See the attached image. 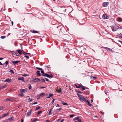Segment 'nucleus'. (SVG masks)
<instances>
[{"instance_id":"obj_1","label":"nucleus","mask_w":122,"mask_h":122,"mask_svg":"<svg viewBox=\"0 0 122 122\" xmlns=\"http://www.w3.org/2000/svg\"><path fill=\"white\" fill-rule=\"evenodd\" d=\"M78 96L79 98L80 99L82 102H85L86 99L85 97L81 95L78 94Z\"/></svg>"},{"instance_id":"obj_2","label":"nucleus","mask_w":122,"mask_h":122,"mask_svg":"<svg viewBox=\"0 0 122 122\" xmlns=\"http://www.w3.org/2000/svg\"><path fill=\"white\" fill-rule=\"evenodd\" d=\"M40 81V79L37 78H33V79L32 80V82H39Z\"/></svg>"},{"instance_id":"obj_3","label":"nucleus","mask_w":122,"mask_h":122,"mask_svg":"<svg viewBox=\"0 0 122 122\" xmlns=\"http://www.w3.org/2000/svg\"><path fill=\"white\" fill-rule=\"evenodd\" d=\"M79 117H76L74 118L73 120L74 121H75V122L77 121L81 122V119H79Z\"/></svg>"},{"instance_id":"obj_4","label":"nucleus","mask_w":122,"mask_h":122,"mask_svg":"<svg viewBox=\"0 0 122 122\" xmlns=\"http://www.w3.org/2000/svg\"><path fill=\"white\" fill-rule=\"evenodd\" d=\"M111 28H112V30L114 31H115L117 30L118 29V28L115 27L114 25L112 26H111Z\"/></svg>"},{"instance_id":"obj_5","label":"nucleus","mask_w":122,"mask_h":122,"mask_svg":"<svg viewBox=\"0 0 122 122\" xmlns=\"http://www.w3.org/2000/svg\"><path fill=\"white\" fill-rule=\"evenodd\" d=\"M109 16L107 15H103L102 16V18L104 19H107L109 18Z\"/></svg>"},{"instance_id":"obj_6","label":"nucleus","mask_w":122,"mask_h":122,"mask_svg":"<svg viewBox=\"0 0 122 122\" xmlns=\"http://www.w3.org/2000/svg\"><path fill=\"white\" fill-rule=\"evenodd\" d=\"M32 112V111L31 109H30V110L28 112H27L26 114V116L27 117H29L31 115V112Z\"/></svg>"},{"instance_id":"obj_7","label":"nucleus","mask_w":122,"mask_h":122,"mask_svg":"<svg viewBox=\"0 0 122 122\" xmlns=\"http://www.w3.org/2000/svg\"><path fill=\"white\" fill-rule=\"evenodd\" d=\"M109 3L108 2H105L103 3V6L104 7H106L109 4Z\"/></svg>"},{"instance_id":"obj_8","label":"nucleus","mask_w":122,"mask_h":122,"mask_svg":"<svg viewBox=\"0 0 122 122\" xmlns=\"http://www.w3.org/2000/svg\"><path fill=\"white\" fill-rule=\"evenodd\" d=\"M26 89H21L20 90V91L21 93H25L26 91Z\"/></svg>"},{"instance_id":"obj_9","label":"nucleus","mask_w":122,"mask_h":122,"mask_svg":"<svg viewBox=\"0 0 122 122\" xmlns=\"http://www.w3.org/2000/svg\"><path fill=\"white\" fill-rule=\"evenodd\" d=\"M12 79H9V78H7L5 80V82H7L8 83L11 82L12 81Z\"/></svg>"},{"instance_id":"obj_10","label":"nucleus","mask_w":122,"mask_h":122,"mask_svg":"<svg viewBox=\"0 0 122 122\" xmlns=\"http://www.w3.org/2000/svg\"><path fill=\"white\" fill-rule=\"evenodd\" d=\"M5 101H14V100H13V99L12 98H7L5 99Z\"/></svg>"},{"instance_id":"obj_11","label":"nucleus","mask_w":122,"mask_h":122,"mask_svg":"<svg viewBox=\"0 0 122 122\" xmlns=\"http://www.w3.org/2000/svg\"><path fill=\"white\" fill-rule=\"evenodd\" d=\"M14 64V65L16 64L17 63L20 62V61H11Z\"/></svg>"},{"instance_id":"obj_12","label":"nucleus","mask_w":122,"mask_h":122,"mask_svg":"<svg viewBox=\"0 0 122 122\" xmlns=\"http://www.w3.org/2000/svg\"><path fill=\"white\" fill-rule=\"evenodd\" d=\"M117 20L120 22L122 21V18L121 17H119L117 19Z\"/></svg>"},{"instance_id":"obj_13","label":"nucleus","mask_w":122,"mask_h":122,"mask_svg":"<svg viewBox=\"0 0 122 122\" xmlns=\"http://www.w3.org/2000/svg\"><path fill=\"white\" fill-rule=\"evenodd\" d=\"M13 117H12L7 119V120H8V122H10L13 120Z\"/></svg>"},{"instance_id":"obj_14","label":"nucleus","mask_w":122,"mask_h":122,"mask_svg":"<svg viewBox=\"0 0 122 122\" xmlns=\"http://www.w3.org/2000/svg\"><path fill=\"white\" fill-rule=\"evenodd\" d=\"M9 114V113H7L6 114H4L2 116V118H3L5 117V116H7Z\"/></svg>"},{"instance_id":"obj_15","label":"nucleus","mask_w":122,"mask_h":122,"mask_svg":"<svg viewBox=\"0 0 122 122\" xmlns=\"http://www.w3.org/2000/svg\"><path fill=\"white\" fill-rule=\"evenodd\" d=\"M105 48L106 50H107L108 51H112V49L107 47H105Z\"/></svg>"},{"instance_id":"obj_16","label":"nucleus","mask_w":122,"mask_h":122,"mask_svg":"<svg viewBox=\"0 0 122 122\" xmlns=\"http://www.w3.org/2000/svg\"><path fill=\"white\" fill-rule=\"evenodd\" d=\"M85 102H87L88 103V105L89 106H92V104H90V102L88 100H86V101H85Z\"/></svg>"},{"instance_id":"obj_17","label":"nucleus","mask_w":122,"mask_h":122,"mask_svg":"<svg viewBox=\"0 0 122 122\" xmlns=\"http://www.w3.org/2000/svg\"><path fill=\"white\" fill-rule=\"evenodd\" d=\"M7 86L5 85H4L3 86H1L0 87V89H4L5 88L6 86Z\"/></svg>"},{"instance_id":"obj_18","label":"nucleus","mask_w":122,"mask_h":122,"mask_svg":"<svg viewBox=\"0 0 122 122\" xmlns=\"http://www.w3.org/2000/svg\"><path fill=\"white\" fill-rule=\"evenodd\" d=\"M18 80H21L24 81V78L22 77H21L18 78Z\"/></svg>"},{"instance_id":"obj_19","label":"nucleus","mask_w":122,"mask_h":122,"mask_svg":"<svg viewBox=\"0 0 122 122\" xmlns=\"http://www.w3.org/2000/svg\"><path fill=\"white\" fill-rule=\"evenodd\" d=\"M66 10V9H65V8L64 7H62L60 9V10L61 11H64L65 10Z\"/></svg>"},{"instance_id":"obj_20","label":"nucleus","mask_w":122,"mask_h":122,"mask_svg":"<svg viewBox=\"0 0 122 122\" xmlns=\"http://www.w3.org/2000/svg\"><path fill=\"white\" fill-rule=\"evenodd\" d=\"M31 32L32 33H38V32L37 31H36V30H31Z\"/></svg>"},{"instance_id":"obj_21","label":"nucleus","mask_w":122,"mask_h":122,"mask_svg":"<svg viewBox=\"0 0 122 122\" xmlns=\"http://www.w3.org/2000/svg\"><path fill=\"white\" fill-rule=\"evenodd\" d=\"M18 52V53L20 54V55H21L22 54V52L21 51L19 50H17Z\"/></svg>"},{"instance_id":"obj_22","label":"nucleus","mask_w":122,"mask_h":122,"mask_svg":"<svg viewBox=\"0 0 122 122\" xmlns=\"http://www.w3.org/2000/svg\"><path fill=\"white\" fill-rule=\"evenodd\" d=\"M37 74L39 76H41V74L40 73V72L39 71H37Z\"/></svg>"},{"instance_id":"obj_23","label":"nucleus","mask_w":122,"mask_h":122,"mask_svg":"<svg viewBox=\"0 0 122 122\" xmlns=\"http://www.w3.org/2000/svg\"><path fill=\"white\" fill-rule=\"evenodd\" d=\"M53 95V94H50L49 95V96L48 97H46V98H49L51 97Z\"/></svg>"},{"instance_id":"obj_24","label":"nucleus","mask_w":122,"mask_h":122,"mask_svg":"<svg viewBox=\"0 0 122 122\" xmlns=\"http://www.w3.org/2000/svg\"><path fill=\"white\" fill-rule=\"evenodd\" d=\"M53 77V76L52 75H49L48 74L47 75V77L48 78H52Z\"/></svg>"},{"instance_id":"obj_25","label":"nucleus","mask_w":122,"mask_h":122,"mask_svg":"<svg viewBox=\"0 0 122 122\" xmlns=\"http://www.w3.org/2000/svg\"><path fill=\"white\" fill-rule=\"evenodd\" d=\"M41 108V107L40 106H38L36 108V110H38Z\"/></svg>"},{"instance_id":"obj_26","label":"nucleus","mask_w":122,"mask_h":122,"mask_svg":"<svg viewBox=\"0 0 122 122\" xmlns=\"http://www.w3.org/2000/svg\"><path fill=\"white\" fill-rule=\"evenodd\" d=\"M62 103L63 105H68V104H67V103L65 102H62Z\"/></svg>"},{"instance_id":"obj_27","label":"nucleus","mask_w":122,"mask_h":122,"mask_svg":"<svg viewBox=\"0 0 122 122\" xmlns=\"http://www.w3.org/2000/svg\"><path fill=\"white\" fill-rule=\"evenodd\" d=\"M42 112V111H39L38 112L37 115H39Z\"/></svg>"},{"instance_id":"obj_28","label":"nucleus","mask_w":122,"mask_h":122,"mask_svg":"<svg viewBox=\"0 0 122 122\" xmlns=\"http://www.w3.org/2000/svg\"><path fill=\"white\" fill-rule=\"evenodd\" d=\"M52 110V109H51L49 111V115H50L51 114V111Z\"/></svg>"},{"instance_id":"obj_29","label":"nucleus","mask_w":122,"mask_h":122,"mask_svg":"<svg viewBox=\"0 0 122 122\" xmlns=\"http://www.w3.org/2000/svg\"><path fill=\"white\" fill-rule=\"evenodd\" d=\"M47 75L48 74L47 73H44L42 75L45 76H46L47 77Z\"/></svg>"},{"instance_id":"obj_30","label":"nucleus","mask_w":122,"mask_h":122,"mask_svg":"<svg viewBox=\"0 0 122 122\" xmlns=\"http://www.w3.org/2000/svg\"><path fill=\"white\" fill-rule=\"evenodd\" d=\"M45 95L44 93H42L40 94V96L41 97H43Z\"/></svg>"},{"instance_id":"obj_31","label":"nucleus","mask_w":122,"mask_h":122,"mask_svg":"<svg viewBox=\"0 0 122 122\" xmlns=\"http://www.w3.org/2000/svg\"><path fill=\"white\" fill-rule=\"evenodd\" d=\"M114 26H115L117 28H118V29L119 28V26L117 25L116 24H114Z\"/></svg>"},{"instance_id":"obj_32","label":"nucleus","mask_w":122,"mask_h":122,"mask_svg":"<svg viewBox=\"0 0 122 122\" xmlns=\"http://www.w3.org/2000/svg\"><path fill=\"white\" fill-rule=\"evenodd\" d=\"M75 86H76V87L77 88H80V86H77L76 84H75Z\"/></svg>"},{"instance_id":"obj_33","label":"nucleus","mask_w":122,"mask_h":122,"mask_svg":"<svg viewBox=\"0 0 122 122\" xmlns=\"http://www.w3.org/2000/svg\"><path fill=\"white\" fill-rule=\"evenodd\" d=\"M10 72H11L13 74H14V72L12 70H10Z\"/></svg>"},{"instance_id":"obj_34","label":"nucleus","mask_w":122,"mask_h":122,"mask_svg":"<svg viewBox=\"0 0 122 122\" xmlns=\"http://www.w3.org/2000/svg\"><path fill=\"white\" fill-rule=\"evenodd\" d=\"M58 92L59 93L61 92V89H59L58 90Z\"/></svg>"},{"instance_id":"obj_35","label":"nucleus","mask_w":122,"mask_h":122,"mask_svg":"<svg viewBox=\"0 0 122 122\" xmlns=\"http://www.w3.org/2000/svg\"><path fill=\"white\" fill-rule=\"evenodd\" d=\"M92 78L94 80H95L97 79V77H96L93 76L92 77Z\"/></svg>"},{"instance_id":"obj_36","label":"nucleus","mask_w":122,"mask_h":122,"mask_svg":"<svg viewBox=\"0 0 122 122\" xmlns=\"http://www.w3.org/2000/svg\"><path fill=\"white\" fill-rule=\"evenodd\" d=\"M82 88L83 91L85 89V87L84 86H82Z\"/></svg>"},{"instance_id":"obj_37","label":"nucleus","mask_w":122,"mask_h":122,"mask_svg":"<svg viewBox=\"0 0 122 122\" xmlns=\"http://www.w3.org/2000/svg\"><path fill=\"white\" fill-rule=\"evenodd\" d=\"M5 36H1L0 37V38L1 39H3L5 38Z\"/></svg>"},{"instance_id":"obj_38","label":"nucleus","mask_w":122,"mask_h":122,"mask_svg":"<svg viewBox=\"0 0 122 122\" xmlns=\"http://www.w3.org/2000/svg\"><path fill=\"white\" fill-rule=\"evenodd\" d=\"M32 99H31L30 98H29L28 99V102H32Z\"/></svg>"},{"instance_id":"obj_39","label":"nucleus","mask_w":122,"mask_h":122,"mask_svg":"<svg viewBox=\"0 0 122 122\" xmlns=\"http://www.w3.org/2000/svg\"><path fill=\"white\" fill-rule=\"evenodd\" d=\"M18 96H23L24 95L22 94V93H21L18 95Z\"/></svg>"},{"instance_id":"obj_40","label":"nucleus","mask_w":122,"mask_h":122,"mask_svg":"<svg viewBox=\"0 0 122 122\" xmlns=\"http://www.w3.org/2000/svg\"><path fill=\"white\" fill-rule=\"evenodd\" d=\"M36 68L37 69H38L40 70H42V68H39V67H36Z\"/></svg>"},{"instance_id":"obj_41","label":"nucleus","mask_w":122,"mask_h":122,"mask_svg":"<svg viewBox=\"0 0 122 122\" xmlns=\"http://www.w3.org/2000/svg\"><path fill=\"white\" fill-rule=\"evenodd\" d=\"M2 122H8V120L7 119L5 120L2 121Z\"/></svg>"},{"instance_id":"obj_42","label":"nucleus","mask_w":122,"mask_h":122,"mask_svg":"<svg viewBox=\"0 0 122 122\" xmlns=\"http://www.w3.org/2000/svg\"><path fill=\"white\" fill-rule=\"evenodd\" d=\"M37 118L34 119V120H33V121L34 122H36L37 121Z\"/></svg>"},{"instance_id":"obj_43","label":"nucleus","mask_w":122,"mask_h":122,"mask_svg":"<svg viewBox=\"0 0 122 122\" xmlns=\"http://www.w3.org/2000/svg\"><path fill=\"white\" fill-rule=\"evenodd\" d=\"M14 53L15 54V55L16 56H18L19 55L16 52H14Z\"/></svg>"},{"instance_id":"obj_44","label":"nucleus","mask_w":122,"mask_h":122,"mask_svg":"<svg viewBox=\"0 0 122 122\" xmlns=\"http://www.w3.org/2000/svg\"><path fill=\"white\" fill-rule=\"evenodd\" d=\"M74 115H71L70 116V118H72L74 117Z\"/></svg>"},{"instance_id":"obj_45","label":"nucleus","mask_w":122,"mask_h":122,"mask_svg":"<svg viewBox=\"0 0 122 122\" xmlns=\"http://www.w3.org/2000/svg\"><path fill=\"white\" fill-rule=\"evenodd\" d=\"M28 76V75L26 74H23V75H22V76Z\"/></svg>"},{"instance_id":"obj_46","label":"nucleus","mask_w":122,"mask_h":122,"mask_svg":"<svg viewBox=\"0 0 122 122\" xmlns=\"http://www.w3.org/2000/svg\"><path fill=\"white\" fill-rule=\"evenodd\" d=\"M32 87L30 85H29V89H30Z\"/></svg>"},{"instance_id":"obj_47","label":"nucleus","mask_w":122,"mask_h":122,"mask_svg":"<svg viewBox=\"0 0 122 122\" xmlns=\"http://www.w3.org/2000/svg\"><path fill=\"white\" fill-rule=\"evenodd\" d=\"M5 63L6 65H8V61H6L5 62Z\"/></svg>"},{"instance_id":"obj_48","label":"nucleus","mask_w":122,"mask_h":122,"mask_svg":"<svg viewBox=\"0 0 122 122\" xmlns=\"http://www.w3.org/2000/svg\"><path fill=\"white\" fill-rule=\"evenodd\" d=\"M25 57L26 58H27V59H29V57L28 56H26V55L25 56Z\"/></svg>"},{"instance_id":"obj_49","label":"nucleus","mask_w":122,"mask_h":122,"mask_svg":"<svg viewBox=\"0 0 122 122\" xmlns=\"http://www.w3.org/2000/svg\"><path fill=\"white\" fill-rule=\"evenodd\" d=\"M41 71V73L42 74V75L44 73V72L43 71H42V70Z\"/></svg>"},{"instance_id":"obj_50","label":"nucleus","mask_w":122,"mask_h":122,"mask_svg":"<svg viewBox=\"0 0 122 122\" xmlns=\"http://www.w3.org/2000/svg\"><path fill=\"white\" fill-rule=\"evenodd\" d=\"M22 51L23 52V54L24 55L25 54V53H26L23 50H22Z\"/></svg>"},{"instance_id":"obj_51","label":"nucleus","mask_w":122,"mask_h":122,"mask_svg":"<svg viewBox=\"0 0 122 122\" xmlns=\"http://www.w3.org/2000/svg\"><path fill=\"white\" fill-rule=\"evenodd\" d=\"M55 100V99H53L52 101V102H51V103L52 104L54 102Z\"/></svg>"},{"instance_id":"obj_52","label":"nucleus","mask_w":122,"mask_h":122,"mask_svg":"<svg viewBox=\"0 0 122 122\" xmlns=\"http://www.w3.org/2000/svg\"><path fill=\"white\" fill-rule=\"evenodd\" d=\"M119 36L120 37H121L122 38V35L121 33H120V34Z\"/></svg>"},{"instance_id":"obj_53","label":"nucleus","mask_w":122,"mask_h":122,"mask_svg":"<svg viewBox=\"0 0 122 122\" xmlns=\"http://www.w3.org/2000/svg\"><path fill=\"white\" fill-rule=\"evenodd\" d=\"M3 109V107H0V111Z\"/></svg>"},{"instance_id":"obj_54","label":"nucleus","mask_w":122,"mask_h":122,"mask_svg":"<svg viewBox=\"0 0 122 122\" xmlns=\"http://www.w3.org/2000/svg\"><path fill=\"white\" fill-rule=\"evenodd\" d=\"M46 88V87H40V88L41 89H43L44 88Z\"/></svg>"},{"instance_id":"obj_55","label":"nucleus","mask_w":122,"mask_h":122,"mask_svg":"<svg viewBox=\"0 0 122 122\" xmlns=\"http://www.w3.org/2000/svg\"><path fill=\"white\" fill-rule=\"evenodd\" d=\"M37 103H38V102H35L33 104H37Z\"/></svg>"},{"instance_id":"obj_56","label":"nucleus","mask_w":122,"mask_h":122,"mask_svg":"<svg viewBox=\"0 0 122 122\" xmlns=\"http://www.w3.org/2000/svg\"><path fill=\"white\" fill-rule=\"evenodd\" d=\"M42 82H45V80L44 79H42Z\"/></svg>"},{"instance_id":"obj_57","label":"nucleus","mask_w":122,"mask_h":122,"mask_svg":"<svg viewBox=\"0 0 122 122\" xmlns=\"http://www.w3.org/2000/svg\"><path fill=\"white\" fill-rule=\"evenodd\" d=\"M61 109V108H60L57 109V110L58 111V110H60Z\"/></svg>"},{"instance_id":"obj_58","label":"nucleus","mask_w":122,"mask_h":122,"mask_svg":"<svg viewBox=\"0 0 122 122\" xmlns=\"http://www.w3.org/2000/svg\"><path fill=\"white\" fill-rule=\"evenodd\" d=\"M64 121V119H62L60 122H63Z\"/></svg>"},{"instance_id":"obj_59","label":"nucleus","mask_w":122,"mask_h":122,"mask_svg":"<svg viewBox=\"0 0 122 122\" xmlns=\"http://www.w3.org/2000/svg\"><path fill=\"white\" fill-rule=\"evenodd\" d=\"M45 79H46V80L47 81H49V80L47 78H45Z\"/></svg>"},{"instance_id":"obj_60","label":"nucleus","mask_w":122,"mask_h":122,"mask_svg":"<svg viewBox=\"0 0 122 122\" xmlns=\"http://www.w3.org/2000/svg\"><path fill=\"white\" fill-rule=\"evenodd\" d=\"M21 122H23V119H21Z\"/></svg>"},{"instance_id":"obj_61","label":"nucleus","mask_w":122,"mask_h":122,"mask_svg":"<svg viewBox=\"0 0 122 122\" xmlns=\"http://www.w3.org/2000/svg\"><path fill=\"white\" fill-rule=\"evenodd\" d=\"M79 85V86H80V87L82 86H83L81 84V85L80 84V85Z\"/></svg>"},{"instance_id":"obj_62","label":"nucleus","mask_w":122,"mask_h":122,"mask_svg":"<svg viewBox=\"0 0 122 122\" xmlns=\"http://www.w3.org/2000/svg\"><path fill=\"white\" fill-rule=\"evenodd\" d=\"M25 54H29L30 55V54L29 53H25Z\"/></svg>"},{"instance_id":"obj_63","label":"nucleus","mask_w":122,"mask_h":122,"mask_svg":"<svg viewBox=\"0 0 122 122\" xmlns=\"http://www.w3.org/2000/svg\"><path fill=\"white\" fill-rule=\"evenodd\" d=\"M3 59V58H0V60H2Z\"/></svg>"},{"instance_id":"obj_64","label":"nucleus","mask_w":122,"mask_h":122,"mask_svg":"<svg viewBox=\"0 0 122 122\" xmlns=\"http://www.w3.org/2000/svg\"><path fill=\"white\" fill-rule=\"evenodd\" d=\"M46 122H50V121L49 120H47L46 121Z\"/></svg>"}]
</instances>
